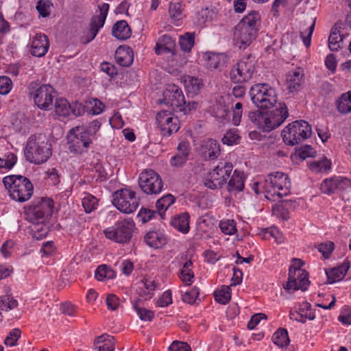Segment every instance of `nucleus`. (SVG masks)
I'll use <instances>...</instances> for the list:
<instances>
[{
	"mask_svg": "<svg viewBox=\"0 0 351 351\" xmlns=\"http://www.w3.org/2000/svg\"><path fill=\"white\" fill-rule=\"evenodd\" d=\"M53 202L51 199L41 198L34 200L25 212L27 219L32 223V230L34 237L38 239L45 238L48 233V228L45 223L51 215Z\"/></svg>",
	"mask_w": 351,
	"mask_h": 351,
	"instance_id": "obj_1",
	"label": "nucleus"
},
{
	"mask_svg": "<svg viewBox=\"0 0 351 351\" xmlns=\"http://www.w3.org/2000/svg\"><path fill=\"white\" fill-rule=\"evenodd\" d=\"M261 16L258 12L252 10L245 16L235 26L234 37L236 45L245 49L257 37Z\"/></svg>",
	"mask_w": 351,
	"mask_h": 351,
	"instance_id": "obj_2",
	"label": "nucleus"
},
{
	"mask_svg": "<svg viewBox=\"0 0 351 351\" xmlns=\"http://www.w3.org/2000/svg\"><path fill=\"white\" fill-rule=\"evenodd\" d=\"M24 155L27 161L36 165L43 164L52 155V147L47 138L41 134L31 135L27 140Z\"/></svg>",
	"mask_w": 351,
	"mask_h": 351,
	"instance_id": "obj_3",
	"label": "nucleus"
},
{
	"mask_svg": "<svg viewBox=\"0 0 351 351\" xmlns=\"http://www.w3.org/2000/svg\"><path fill=\"white\" fill-rule=\"evenodd\" d=\"M3 183L8 190L10 197L16 202H25L33 195V184L29 179L23 176H7L3 178Z\"/></svg>",
	"mask_w": 351,
	"mask_h": 351,
	"instance_id": "obj_4",
	"label": "nucleus"
},
{
	"mask_svg": "<svg viewBox=\"0 0 351 351\" xmlns=\"http://www.w3.org/2000/svg\"><path fill=\"white\" fill-rule=\"evenodd\" d=\"M311 134V126L309 123L304 120H298L287 125L281 136L286 145L293 146L309 138Z\"/></svg>",
	"mask_w": 351,
	"mask_h": 351,
	"instance_id": "obj_5",
	"label": "nucleus"
},
{
	"mask_svg": "<svg viewBox=\"0 0 351 351\" xmlns=\"http://www.w3.org/2000/svg\"><path fill=\"white\" fill-rule=\"evenodd\" d=\"M250 95L253 104L262 110L274 108L278 104L275 89L267 84H254L250 88Z\"/></svg>",
	"mask_w": 351,
	"mask_h": 351,
	"instance_id": "obj_6",
	"label": "nucleus"
},
{
	"mask_svg": "<svg viewBox=\"0 0 351 351\" xmlns=\"http://www.w3.org/2000/svg\"><path fill=\"white\" fill-rule=\"evenodd\" d=\"M28 88L38 108L43 110L52 109L53 99L57 95V92L52 86L32 82Z\"/></svg>",
	"mask_w": 351,
	"mask_h": 351,
	"instance_id": "obj_7",
	"label": "nucleus"
},
{
	"mask_svg": "<svg viewBox=\"0 0 351 351\" xmlns=\"http://www.w3.org/2000/svg\"><path fill=\"white\" fill-rule=\"evenodd\" d=\"M134 230V221L128 218L119 221L113 226L105 229L104 234L107 239L116 243H127L130 241Z\"/></svg>",
	"mask_w": 351,
	"mask_h": 351,
	"instance_id": "obj_8",
	"label": "nucleus"
},
{
	"mask_svg": "<svg viewBox=\"0 0 351 351\" xmlns=\"http://www.w3.org/2000/svg\"><path fill=\"white\" fill-rule=\"evenodd\" d=\"M255 71L254 58L249 54L232 66L230 78L234 83L241 84L248 82Z\"/></svg>",
	"mask_w": 351,
	"mask_h": 351,
	"instance_id": "obj_9",
	"label": "nucleus"
},
{
	"mask_svg": "<svg viewBox=\"0 0 351 351\" xmlns=\"http://www.w3.org/2000/svg\"><path fill=\"white\" fill-rule=\"evenodd\" d=\"M233 165L230 162H220L204 180V184L208 189H221L232 171Z\"/></svg>",
	"mask_w": 351,
	"mask_h": 351,
	"instance_id": "obj_10",
	"label": "nucleus"
},
{
	"mask_svg": "<svg viewBox=\"0 0 351 351\" xmlns=\"http://www.w3.org/2000/svg\"><path fill=\"white\" fill-rule=\"evenodd\" d=\"M265 188L267 194L276 195L282 197L289 193L291 182L288 176L282 172L270 173L265 181Z\"/></svg>",
	"mask_w": 351,
	"mask_h": 351,
	"instance_id": "obj_11",
	"label": "nucleus"
},
{
	"mask_svg": "<svg viewBox=\"0 0 351 351\" xmlns=\"http://www.w3.org/2000/svg\"><path fill=\"white\" fill-rule=\"evenodd\" d=\"M112 204L121 212L130 214L138 207L139 199L134 191L122 189L113 193Z\"/></svg>",
	"mask_w": 351,
	"mask_h": 351,
	"instance_id": "obj_12",
	"label": "nucleus"
},
{
	"mask_svg": "<svg viewBox=\"0 0 351 351\" xmlns=\"http://www.w3.org/2000/svg\"><path fill=\"white\" fill-rule=\"evenodd\" d=\"M271 110L265 111L263 132H270L279 127L288 117V108L285 103H278Z\"/></svg>",
	"mask_w": 351,
	"mask_h": 351,
	"instance_id": "obj_13",
	"label": "nucleus"
},
{
	"mask_svg": "<svg viewBox=\"0 0 351 351\" xmlns=\"http://www.w3.org/2000/svg\"><path fill=\"white\" fill-rule=\"evenodd\" d=\"M138 185L141 190L147 195H157L163 188V182L158 173L152 169H146L141 173Z\"/></svg>",
	"mask_w": 351,
	"mask_h": 351,
	"instance_id": "obj_14",
	"label": "nucleus"
},
{
	"mask_svg": "<svg viewBox=\"0 0 351 351\" xmlns=\"http://www.w3.org/2000/svg\"><path fill=\"white\" fill-rule=\"evenodd\" d=\"M67 139L69 151L75 154L86 152L93 142V140L79 127L70 130Z\"/></svg>",
	"mask_w": 351,
	"mask_h": 351,
	"instance_id": "obj_15",
	"label": "nucleus"
},
{
	"mask_svg": "<svg viewBox=\"0 0 351 351\" xmlns=\"http://www.w3.org/2000/svg\"><path fill=\"white\" fill-rule=\"evenodd\" d=\"M109 7V4L106 3H102L98 5L99 14L95 15L91 18L89 29L86 32L85 35L80 38L82 43L87 44L95 38L99 29L103 27L105 23Z\"/></svg>",
	"mask_w": 351,
	"mask_h": 351,
	"instance_id": "obj_16",
	"label": "nucleus"
},
{
	"mask_svg": "<svg viewBox=\"0 0 351 351\" xmlns=\"http://www.w3.org/2000/svg\"><path fill=\"white\" fill-rule=\"evenodd\" d=\"M310 285L308 280V273L305 270H298V271H291L289 274L288 281L283 285V288L288 292L298 291H306Z\"/></svg>",
	"mask_w": 351,
	"mask_h": 351,
	"instance_id": "obj_17",
	"label": "nucleus"
},
{
	"mask_svg": "<svg viewBox=\"0 0 351 351\" xmlns=\"http://www.w3.org/2000/svg\"><path fill=\"white\" fill-rule=\"evenodd\" d=\"M351 186V180L342 176H334L326 178L320 184L322 193L331 195L337 190H343Z\"/></svg>",
	"mask_w": 351,
	"mask_h": 351,
	"instance_id": "obj_18",
	"label": "nucleus"
},
{
	"mask_svg": "<svg viewBox=\"0 0 351 351\" xmlns=\"http://www.w3.org/2000/svg\"><path fill=\"white\" fill-rule=\"evenodd\" d=\"M164 101L173 107H182L186 103L182 90L176 84L167 86L164 92Z\"/></svg>",
	"mask_w": 351,
	"mask_h": 351,
	"instance_id": "obj_19",
	"label": "nucleus"
},
{
	"mask_svg": "<svg viewBox=\"0 0 351 351\" xmlns=\"http://www.w3.org/2000/svg\"><path fill=\"white\" fill-rule=\"evenodd\" d=\"M199 152L204 160H213L221 154L220 145L216 140L208 138L202 141Z\"/></svg>",
	"mask_w": 351,
	"mask_h": 351,
	"instance_id": "obj_20",
	"label": "nucleus"
},
{
	"mask_svg": "<svg viewBox=\"0 0 351 351\" xmlns=\"http://www.w3.org/2000/svg\"><path fill=\"white\" fill-rule=\"evenodd\" d=\"M49 47L48 37L45 34H37L32 43L31 54L36 57H43L48 51Z\"/></svg>",
	"mask_w": 351,
	"mask_h": 351,
	"instance_id": "obj_21",
	"label": "nucleus"
},
{
	"mask_svg": "<svg viewBox=\"0 0 351 351\" xmlns=\"http://www.w3.org/2000/svg\"><path fill=\"white\" fill-rule=\"evenodd\" d=\"M349 268L350 262L346 259L341 265L334 267L328 271L326 270L328 283L332 284L343 280Z\"/></svg>",
	"mask_w": 351,
	"mask_h": 351,
	"instance_id": "obj_22",
	"label": "nucleus"
},
{
	"mask_svg": "<svg viewBox=\"0 0 351 351\" xmlns=\"http://www.w3.org/2000/svg\"><path fill=\"white\" fill-rule=\"evenodd\" d=\"M117 64L122 66H130L134 60L133 51L130 47L119 46L114 56Z\"/></svg>",
	"mask_w": 351,
	"mask_h": 351,
	"instance_id": "obj_23",
	"label": "nucleus"
},
{
	"mask_svg": "<svg viewBox=\"0 0 351 351\" xmlns=\"http://www.w3.org/2000/svg\"><path fill=\"white\" fill-rule=\"evenodd\" d=\"M245 180L243 172L235 169L228 182L227 191L230 193L242 191L245 186Z\"/></svg>",
	"mask_w": 351,
	"mask_h": 351,
	"instance_id": "obj_24",
	"label": "nucleus"
},
{
	"mask_svg": "<svg viewBox=\"0 0 351 351\" xmlns=\"http://www.w3.org/2000/svg\"><path fill=\"white\" fill-rule=\"evenodd\" d=\"M190 215L188 213L185 212L179 215H175L171 220L170 224L175 229L179 232L186 234L188 233L190 229L189 226Z\"/></svg>",
	"mask_w": 351,
	"mask_h": 351,
	"instance_id": "obj_25",
	"label": "nucleus"
},
{
	"mask_svg": "<svg viewBox=\"0 0 351 351\" xmlns=\"http://www.w3.org/2000/svg\"><path fill=\"white\" fill-rule=\"evenodd\" d=\"M145 243L154 248H160L167 243V238L160 231H149L145 236Z\"/></svg>",
	"mask_w": 351,
	"mask_h": 351,
	"instance_id": "obj_26",
	"label": "nucleus"
},
{
	"mask_svg": "<svg viewBox=\"0 0 351 351\" xmlns=\"http://www.w3.org/2000/svg\"><path fill=\"white\" fill-rule=\"evenodd\" d=\"M112 34L116 38L125 40L131 36L132 30L128 23L124 20H121L117 21L112 26Z\"/></svg>",
	"mask_w": 351,
	"mask_h": 351,
	"instance_id": "obj_27",
	"label": "nucleus"
},
{
	"mask_svg": "<svg viewBox=\"0 0 351 351\" xmlns=\"http://www.w3.org/2000/svg\"><path fill=\"white\" fill-rule=\"evenodd\" d=\"M303 73L300 68L293 72H289L287 75V88L290 92L298 91L303 82Z\"/></svg>",
	"mask_w": 351,
	"mask_h": 351,
	"instance_id": "obj_28",
	"label": "nucleus"
},
{
	"mask_svg": "<svg viewBox=\"0 0 351 351\" xmlns=\"http://www.w3.org/2000/svg\"><path fill=\"white\" fill-rule=\"evenodd\" d=\"M176 47L175 41L169 35L162 36L155 47V53L157 55H160L165 52H173Z\"/></svg>",
	"mask_w": 351,
	"mask_h": 351,
	"instance_id": "obj_29",
	"label": "nucleus"
},
{
	"mask_svg": "<svg viewBox=\"0 0 351 351\" xmlns=\"http://www.w3.org/2000/svg\"><path fill=\"white\" fill-rule=\"evenodd\" d=\"M185 88L187 91V97H192L198 95L203 86V82L201 79L188 75L184 79Z\"/></svg>",
	"mask_w": 351,
	"mask_h": 351,
	"instance_id": "obj_30",
	"label": "nucleus"
},
{
	"mask_svg": "<svg viewBox=\"0 0 351 351\" xmlns=\"http://www.w3.org/2000/svg\"><path fill=\"white\" fill-rule=\"evenodd\" d=\"M226 56L223 53H211L206 59V67L210 70L221 69L226 64Z\"/></svg>",
	"mask_w": 351,
	"mask_h": 351,
	"instance_id": "obj_31",
	"label": "nucleus"
},
{
	"mask_svg": "<svg viewBox=\"0 0 351 351\" xmlns=\"http://www.w3.org/2000/svg\"><path fill=\"white\" fill-rule=\"evenodd\" d=\"M176 202V197L168 193L157 200L156 207L158 214L160 216L161 219H164L165 211Z\"/></svg>",
	"mask_w": 351,
	"mask_h": 351,
	"instance_id": "obj_32",
	"label": "nucleus"
},
{
	"mask_svg": "<svg viewBox=\"0 0 351 351\" xmlns=\"http://www.w3.org/2000/svg\"><path fill=\"white\" fill-rule=\"evenodd\" d=\"M336 108L341 114L351 112V92L343 93L335 102Z\"/></svg>",
	"mask_w": 351,
	"mask_h": 351,
	"instance_id": "obj_33",
	"label": "nucleus"
},
{
	"mask_svg": "<svg viewBox=\"0 0 351 351\" xmlns=\"http://www.w3.org/2000/svg\"><path fill=\"white\" fill-rule=\"evenodd\" d=\"M54 107L56 114L60 117H66L71 114V104L64 98H57Z\"/></svg>",
	"mask_w": 351,
	"mask_h": 351,
	"instance_id": "obj_34",
	"label": "nucleus"
},
{
	"mask_svg": "<svg viewBox=\"0 0 351 351\" xmlns=\"http://www.w3.org/2000/svg\"><path fill=\"white\" fill-rule=\"evenodd\" d=\"M156 119L157 124L160 127L162 132L165 130V128L173 121L178 122V119L176 117H173L170 112L167 110L158 112L156 115Z\"/></svg>",
	"mask_w": 351,
	"mask_h": 351,
	"instance_id": "obj_35",
	"label": "nucleus"
},
{
	"mask_svg": "<svg viewBox=\"0 0 351 351\" xmlns=\"http://www.w3.org/2000/svg\"><path fill=\"white\" fill-rule=\"evenodd\" d=\"M311 305L308 302H304L300 306L299 311H291L289 317L291 319L295 320L299 322L305 323L307 319V312L311 311Z\"/></svg>",
	"mask_w": 351,
	"mask_h": 351,
	"instance_id": "obj_36",
	"label": "nucleus"
},
{
	"mask_svg": "<svg viewBox=\"0 0 351 351\" xmlns=\"http://www.w3.org/2000/svg\"><path fill=\"white\" fill-rule=\"evenodd\" d=\"M272 341L279 347L287 346L290 342L287 330L282 328L278 329L272 336Z\"/></svg>",
	"mask_w": 351,
	"mask_h": 351,
	"instance_id": "obj_37",
	"label": "nucleus"
},
{
	"mask_svg": "<svg viewBox=\"0 0 351 351\" xmlns=\"http://www.w3.org/2000/svg\"><path fill=\"white\" fill-rule=\"evenodd\" d=\"M193 263L191 260L186 261L183 266L182 269L180 271L179 277L186 285H189L193 282L194 278V274L191 267Z\"/></svg>",
	"mask_w": 351,
	"mask_h": 351,
	"instance_id": "obj_38",
	"label": "nucleus"
},
{
	"mask_svg": "<svg viewBox=\"0 0 351 351\" xmlns=\"http://www.w3.org/2000/svg\"><path fill=\"white\" fill-rule=\"evenodd\" d=\"M309 169L315 172L327 171L330 169L331 162L325 156L322 160L309 162Z\"/></svg>",
	"mask_w": 351,
	"mask_h": 351,
	"instance_id": "obj_39",
	"label": "nucleus"
},
{
	"mask_svg": "<svg viewBox=\"0 0 351 351\" xmlns=\"http://www.w3.org/2000/svg\"><path fill=\"white\" fill-rule=\"evenodd\" d=\"M169 13L171 19L178 21L184 17L183 8L180 2H171L169 6Z\"/></svg>",
	"mask_w": 351,
	"mask_h": 351,
	"instance_id": "obj_40",
	"label": "nucleus"
},
{
	"mask_svg": "<svg viewBox=\"0 0 351 351\" xmlns=\"http://www.w3.org/2000/svg\"><path fill=\"white\" fill-rule=\"evenodd\" d=\"M195 33L186 32L180 37V45L182 51H191L195 43Z\"/></svg>",
	"mask_w": 351,
	"mask_h": 351,
	"instance_id": "obj_41",
	"label": "nucleus"
},
{
	"mask_svg": "<svg viewBox=\"0 0 351 351\" xmlns=\"http://www.w3.org/2000/svg\"><path fill=\"white\" fill-rule=\"evenodd\" d=\"M95 278L98 280H103L105 278L112 279L115 277V271L106 265H101L95 271Z\"/></svg>",
	"mask_w": 351,
	"mask_h": 351,
	"instance_id": "obj_42",
	"label": "nucleus"
},
{
	"mask_svg": "<svg viewBox=\"0 0 351 351\" xmlns=\"http://www.w3.org/2000/svg\"><path fill=\"white\" fill-rule=\"evenodd\" d=\"M230 288L228 286H222L220 290L214 293L215 300L222 304H228L231 299Z\"/></svg>",
	"mask_w": 351,
	"mask_h": 351,
	"instance_id": "obj_43",
	"label": "nucleus"
},
{
	"mask_svg": "<svg viewBox=\"0 0 351 351\" xmlns=\"http://www.w3.org/2000/svg\"><path fill=\"white\" fill-rule=\"evenodd\" d=\"M249 119L254 123L259 129L263 131V123L265 121V111L255 110L250 112L248 114Z\"/></svg>",
	"mask_w": 351,
	"mask_h": 351,
	"instance_id": "obj_44",
	"label": "nucleus"
},
{
	"mask_svg": "<svg viewBox=\"0 0 351 351\" xmlns=\"http://www.w3.org/2000/svg\"><path fill=\"white\" fill-rule=\"evenodd\" d=\"M138 301H136L133 304V307L135 309L136 313L138 315L139 318L143 321H152L154 317V311L145 308L139 307L138 306Z\"/></svg>",
	"mask_w": 351,
	"mask_h": 351,
	"instance_id": "obj_45",
	"label": "nucleus"
},
{
	"mask_svg": "<svg viewBox=\"0 0 351 351\" xmlns=\"http://www.w3.org/2000/svg\"><path fill=\"white\" fill-rule=\"evenodd\" d=\"M97 202V199L95 196L86 194L82 199V206L85 211L88 213L96 209Z\"/></svg>",
	"mask_w": 351,
	"mask_h": 351,
	"instance_id": "obj_46",
	"label": "nucleus"
},
{
	"mask_svg": "<svg viewBox=\"0 0 351 351\" xmlns=\"http://www.w3.org/2000/svg\"><path fill=\"white\" fill-rule=\"evenodd\" d=\"M315 154L316 152L314 148L308 145H305L299 148H295V154L302 160L308 157H315Z\"/></svg>",
	"mask_w": 351,
	"mask_h": 351,
	"instance_id": "obj_47",
	"label": "nucleus"
},
{
	"mask_svg": "<svg viewBox=\"0 0 351 351\" xmlns=\"http://www.w3.org/2000/svg\"><path fill=\"white\" fill-rule=\"evenodd\" d=\"M239 136L237 134V130H230L226 132L222 138V142L223 144L228 145L229 146L237 145L239 142Z\"/></svg>",
	"mask_w": 351,
	"mask_h": 351,
	"instance_id": "obj_48",
	"label": "nucleus"
},
{
	"mask_svg": "<svg viewBox=\"0 0 351 351\" xmlns=\"http://www.w3.org/2000/svg\"><path fill=\"white\" fill-rule=\"evenodd\" d=\"M101 122L95 119L90 123L89 125L85 128H82L84 130V132L86 133L92 140L95 138V136L98 130L101 127Z\"/></svg>",
	"mask_w": 351,
	"mask_h": 351,
	"instance_id": "obj_49",
	"label": "nucleus"
},
{
	"mask_svg": "<svg viewBox=\"0 0 351 351\" xmlns=\"http://www.w3.org/2000/svg\"><path fill=\"white\" fill-rule=\"evenodd\" d=\"M219 228L222 232L226 234H233L236 231V226L234 220L221 221L219 223Z\"/></svg>",
	"mask_w": 351,
	"mask_h": 351,
	"instance_id": "obj_50",
	"label": "nucleus"
},
{
	"mask_svg": "<svg viewBox=\"0 0 351 351\" xmlns=\"http://www.w3.org/2000/svg\"><path fill=\"white\" fill-rule=\"evenodd\" d=\"M335 249V244L333 242L328 241L326 243H320L318 247V251L322 254L325 258H328Z\"/></svg>",
	"mask_w": 351,
	"mask_h": 351,
	"instance_id": "obj_51",
	"label": "nucleus"
},
{
	"mask_svg": "<svg viewBox=\"0 0 351 351\" xmlns=\"http://www.w3.org/2000/svg\"><path fill=\"white\" fill-rule=\"evenodd\" d=\"M199 294V289L195 287L182 295V300L190 304H194Z\"/></svg>",
	"mask_w": 351,
	"mask_h": 351,
	"instance_id": "obj_52",
	"label": "nucleus"
},
{
	"mask_svg": "<svg viewBox=\"0 0 351 351\" xmlns=\"http://www.w3.org/2000/svg\"><path fill=\"white\" fill-rule=\"evenodd\" d=\"M12 82L7 76H0V94L7 95L12 89Z\"/></svg>",
	"mask_w": 351,
	"mask_h": 351,
	"instance_id": "obj_53",
	"label": "nucleus"
},
{
	"mask_svg": "<svg viewBox=\"0 0 351 351\" xmlns=\"http://www.w3.org/2000/svg\"><path fill=\"white\" fill-rule=\"evenodd\" d=\"M3 159V168L7 169H11L14 165L16 163L17 157L16 156L11 152H8L5 154V158Z\"/></svg>",
	"mask_w": 351,
	"mask_h": 351,
	"instance_id": "obj_54",
	"label": "nucleus"
},
{
	"mask_svg": "<svg viewBox=\"0 0 351 351\" xmlns=\"http://www.w3.org/2000/svg\"><path fill=\"white\" fill-rule=\"evenodd\" d=\"M315 19L313 20V23L308 27V33L306 35L304 34V32H300V37L302 39L304 45L308 47L311 43V36L313 35V31L315 29Z\"/></svg>",
	"mask_w": 351,
	"mask_h": 351,
	"instance_id": "obj_55",
	"label": "nucleus"
},
{
	"mask_svg": "<svg viewBox=\"0 0 351 351\" xmlns=\"http://www.w3.org/2000/svg\"><path fill=\"white\" fill-rule=\"evenodd\" d=\"M169 349L170 351H191L188 343L178 341H174Z\"/></svg>",
	"mask_w": 351,
	"mask_h": 351,
	"instance_id": "obj_56",
	"label": "nucleus"
},
{
	"mask_svg": "<svg viewBox=\"0 0 351 351\" xmlns=\"http://www.w3.org/2000/svg\"><path fill=\"white\" fill-rule=\"evenodd\" d=\"M49 2L47 1H38L36 5V9L40 14V16L43 17H47L50 14V12L49 11Z\"/></svg>",
	"mask_w": 351,
	"mask_h": 351,
	"instance_id": "obj_57",
	"label": "nucleus"
},
{
	"mask_svg": "<svg viewBox=\"0 0 351 351\" xmlns=\"http://www.w3.org/2000/svg\"><path fill=\"white\" fill-rule=\"evenodd\" d=\"M172 303L171 291H166L156 302L158 306L165 307Z\"/></svg>",
	"mask_w": 351,
	"mask_h": 351,
	"instance_id": "obj_58",
	"label": "nucleus"
},
{
	"mask_svg": "<svg viewBox=\"0 0 351 351\" xmlns=\"http://www.w3.org/2000/svg\"><path fill=\"white\" fill-rule=\"evenodd\" d=\"M89 104L92 106L90 112L93 114H99L103 111L104 106L99 99H93L92 101H89Z\"/></svg>",
	"mask_w": 351,
	"mask_h": 351,
	"instance_id": "obj_59",
	"label": "nucleus"
},
{
	"mask_svg": "<svg viewBox=\"0 0 351 351\" xmlns=\"http://www.w3.org/2000/svg\"><path fill=\"white\" fill-rule=\"evenodd\" d=\"M267 319V315L264 313H256L254 315L250 321L247 324V328L250 330L254 329L256 326L260 322L261 319Z\"/></svg>",
	"mask_w": 351,
	"mask_h": 351,
	"instance_id": "obj_60",
	"label": "nucleus"
},
{
	"mask_svg": "<svg viewBox=\"0 0 351 351\" xmlns=\"http://www.w3.org/2000/svg\"><path fill=\"white\" fill-rule=\"evenodd\" d=\"M106 304L109 309L114 311L119 305V298L114 294L108 295L106 298Z\"/></svg>",
	"mask_w": 351,
	"mask_h": 351,
	"instance_id": "obj_61",
	"label": "nucleus"
},
{
	"mask_svg": "<svg viewBox=\"0 0 351 351\" xmlns=\"http://www.w3.org/2000/svg\"><path fill=\"white\" fill-rule=\"evenodd\" d=\"M14 243L12 240H7L3 243L1 247V253L5 258H8L10 256L11 252L10 250L12 249L14 247Z\"/></svg>",
	"mask_w": 351,
	"mask_h": 351,
	"instance_id": "obj_62",
	"label": "nucleus"
},
{
	"mask_svg": "<svg viewBox=\"0 0 351 351\" xmlns=\"http://www.w3.org/2000/svg\"><path fill=\"white\" fill-rule=\"evenodd\" d=\"M187 158L188 157L185 156L184 155L177 154L171 158V165L174 167H181L185 164Z\"/></svg>",
	"mask_w": 351,
	"mask_h": 351,
	"instance_id": "obj_63",
	"label": "nucleus"
},
{
	"mask_svg": "<svg viewBox=\"0 0 351 351\" xmlns=\"http://www.w3.org/2000/svg\"><path fill=\"white\" fill-rule=\"evenodd\" d=\"M71 114L75 117H80L85 112V106L82 104L77 101L71 104Z\"/></svg>",
	"mask_w": 351,
	"mask_h": 351,
	"instance_id": "obj_64",
	"label": "nucleus"
}]
</instances>
